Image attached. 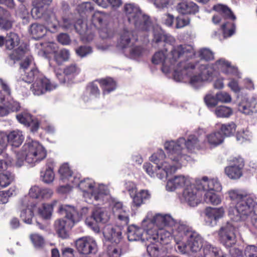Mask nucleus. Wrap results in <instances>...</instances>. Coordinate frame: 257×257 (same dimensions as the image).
Returning a JSON list of instances; mask_svg holds the SVG:
<instances>
[{
    "label": "nucleus",
    "instance_id": "42",
    "mask_svg": "<svg viewBox=\"0 0 257 257\" xmlns=\"http://www.w3.org/2000/svg\"><path fill=\"white\" fill-rule=\"evenodd\" d=\"M158 232L159 242L164 246V244H168L171 238L173 237L172 231L170 232L165 228L157 229Z\"/></svg>",
    "mask_w": 257,
    "mask_h": 257
},
{
    "label": "nucleus",
    "instance_id": "62",
    "mask_svg": "<svg viewBox=\"0 0 257 257\" xmlns=\"http://www.w3.org/2000/svg\"><path fill=\"white\" fill-rule=\"evenodd\" d=\"M30 238L35 247L40 248L44 246L45 242L43 238L41 236L34 234H32Z\"/></svg>",
    "mask_w": 257,
    "mask_h": 257
},
{
    "label": "nucleus",
    "instance_id": "22",
    "mask_svg": "<svg viewBox=\"0 0 257 257\" xmlns=\"http://www.w3.org/2000/svg\"><path fill=\"white\" fill-rule=\"evenodd\" d=\"M62 27L66 30H69L71 29L72 28H74L76 31L80 35L83 36V37H85L86 35H89L88 37L86 38V40L88 41H91L93 38L92 35H89L90 32L88 27L82 20H78L75 24L73 25L70 21L65 19L64 20Z\"/></svg>",
    "mask_w": 257,
    "mask_h": 257
},
{
    "label": "nucleus",
    "instance_id": "52",
    "mask_svg": "<svg viewBox=\"0 0 257 257\" xmlns=\"http://www.w3.org/2000/svg\"><path fill=\"white\" fill-rule=\"evenodd\" d=\"M18 120L25 125H31L33 122L31 115L28 112H23L17 115Z\"/></svg>",
    "mask_w": 257,
    "mask_h": 257
},
{
    "label": "nucleus",
    "instance_id": "64",
    "mask_svg": "<svg viewBox=\"0 0 257 257\" xmlns=\"http://www.w3.org/2000/svg\"><path fill=\"white\" fill-rule=\"evenodd\" d=\"M107 253L109 257H120L121 249L116 245H108Z\"/></svg>",
    "mask_w": 257,
    "mask_h": 257
},
{
    "label": "nucleus",
    "instance_id": "56",
    "mask_svg": "<svg viewBox=\"0 0 257 257\" xmlns=\"http://www.w3.org/2000/svg\"><path fill=\"white\" fill-rule=\"evenodd\" d=\"M236 78L230 77L228 78L229 82L227 86L230 90L234 93H239L241 90V88L239 85L238 78L237 76H234Z\"/></svg>",
    "mask_w": 257,
    "mask_h": 257
},
{
    "label": "nucleus",
    "instance_id": "26",
    "mask_svg": "<svg viewBox=\"0 0 257 257\" xmlns=\"http://www.w3.org/2000/svg\"><path fill=\"white\" fill-rule=\"evenodd\" d=\"M176 40L171 35L166 33L160 27L156 26L153 28V42L157 44L164 43L165 45L175 46L174 45Z\"/></svg>",
    "mask_w": 257,
    "mask_h": 257
},
{
    "label": "nucleus",
    "instance_id": "28",
    "mask_svg": "<svg viewBox=\"0 0 257 257\" xmlns=\"http://www.w3.org/2000/svg\"><path fill=\"white\" fill-rule=\"evenodd\" d=\"M103 233L105 240L112 243L118 244L122 238L120 226L107 225L105 226Z\"/></svg>",
    "mask_w": 257,
    "mask_h": 257
},
{
    "label": "nucleus",
    "instance_id": "17",
    "mask_svg": "<svg viewBox=\"0 0 257 257\" xmlns=\"http://www.w3.org/2000/svg\"><path fill=\"white\" fill-rule=\"evenodd\" d=\"M244 166V162L243 158H234L231 161L230 165L225 168V174L230 179H238L242 175Z\"/></svg>",
    "mask_w": 257,
    "mask_h": 257
},
{
    "label": "nucleus",
    "instance_id": "46",
    "mask_svg": "<svg viewBox=\"0 0 257 257\" xmlns=\"http://www.w3.org/2000/svg\"><path fill=\"white\" fill-rule=\"evenodd\" d=\"M197 54L200 59L205 61H210L214 59V53L210 49L202 48L200 49Z\"/></svg>",
    "mask_w": 257,
    "mask_h": 257
},
{
    "label": "nucleus",
    "instance_id": "8",
    "mask_svg": "<svg viewBox=\"0 0 257 257\" xmlns=\"http://www.w3.org/2000/svg\"><path fill=\"white\" fill-rule=\"evenodd\" d=\"M46 156V151L38 142L27 141L21 151L17 153L15 165L17 167H21L26 162L33 166L44 159Z\"/></svg>",
    "mask_w": 257,
    "mask_h": 257
},
{
    "label": "nucleus",
    "instance_id": "33",
    "mask_svg": "<svg viewBox=\"0 0 257 257\" xmlns=\"http://www.w3.org/2000/svg\"><path fill=\"white\" fill-rule=\"evenodd\" d=\"M176 10L180 14L186 15L198 12L199 8L196 4L190 2L179 4L176 7Z\"/></svg>",
    "mask_w": 257,
    "mask_h": 257
},
{
    "label": "nucleus",
    "instance_id": "13",
    "mask_svg": "<svg viewBox=\"0 0 257 257\" xmlns=\"http://www.w3.org/2000/svg\"><path fill=\"white\" fill-rule=\"evenodd\" d=\"M109 219V215L105 209L99 208L93 211L90 218H86V224L94 232H99V227L97 223H105Z\"/></svg>",
    "mask_w": 257,
    "mask_h": 257
},
{
    "label": "nucleus",
    "instance_id": "2",
    "mask_svg": "<svg viewBox=\"0 0 257 257\" xmlns=\"http://www.w3.org/2000/svg\"><path fill=\"white\" fill-rule=\"evenodd\" d=\"M226 194L231 201L228 208L231 221L222 225L218 231V236L223 246L231 248L236 243L238 232L233 221H244L250 219L251 224L257 229V202L254 195L246 194L239 189L229 190Z\"/></svg>",
    "mask_w": 257,
    "mask_h": 257
},
{
    "label": "nucleus",
    "instance_id": "15",
    "mask_svg": "<svg viewBox=\"0 0 257 257\" xmlns=\"http://www.w3.org/2000/svg\"><path fill=\"white\" fill-rule=\"evenodd\" d=\"M237 111L247 116H252L257 113V96L241 97L237 104Z\"/></svg>",
    "mask_w": 257,
    "mask_h": 257
},
{
    "label": "nucleus",
    "instance_id": "29",
    "mask_svg": "<svg viewBox=\"0 0 257 257\" xmlns=\"http://www.w3.org/2000/svg\"><path fill=\"white\" fill-rule=\"evenodd\" d=\"M112 211L122 226L128 224L130 221L129 210L121 202H115L112 207Z\"/></svg>",
    "mask_w": 257,
    "mask_h": 257
},
{
    "label": "nucleus",
    "instance_id": "37",
    "mask_svg": "<svg viewBox=\"0 0 257 257\" xmlns=\"http://www.w3.org/2000/svg\"><path fill=\"white\" fill-rule=\"evenodd\" d=\"M98 83L100 84L104 94L109 93L113 91L116 87L115 82L110 77L100 79L98 80Z\"/></svg>",
    "mask_w": 257,
    "mask_h": 257
},
{
    "label": "nucleus",
    "instance_id": "44",
    "mask_svg": "<svg viewBox=\"0 0 257 257\" xmlns=\"http://www.w3.org/2000/svg\"><path fill=\"white\" fill-rule=\"evenodd\" d=\"M53 54L55 61L58 64H61L63 62L67 61L70 56L69 51L66 49L59 51H54Z\"/></svg>",
    "mask_w": 257,
    "mask_h": 257
},
{
    "label": "nucleus",
    "instance_id": "53",
    "mask_svg": "<svg viewBox=\"0 0 257 257\" xmlns=\"http://www.w3.org/2000/svg\"><path fill=\"white\" fill-rule=\"evenodd\" d=\"M13 179L14 176L11 173H0V188L8 186Z\"/></svg>",
    "mask_w": 257,
    "mask_h": 257
},
{
    "label": "nucleus",
    "instance_id": "40",
    "mask_svg": "<svg viewBox=\"0 0 257 257\" xmlns=\"http://www.w3.org/2000/svg\"><path fill=\"white\" fill-rule=\"evenodd\" d=\"M29 195L33 198H42L44 200H48V191L47 189H42L38 186L32 187L29 191Z\"/></svg>",
    "mask_w": 257,
    "mask_h": 257
},
{
    "label": "nucleus",
    "instance_id": "38",
    "mask_svg": "<svg viewBox=\"0 0 257 257\" xmlns=\"http://www.w3.org/2000/svg\"><path fill=\"white\" fill-rule=\"evenodd\" d=\"M203 200L206 203L213 205H218L221 203L222 199L219 195L215 192L211 191H204Z\"/></svg>",
    "mask_w": 257,
    "mask_h": 257
},
{
    "label": "nucleus",
    "instance_id": "10",
    "mask_svg": "<svg viewBox=\"0 0 257 257\" xmlns=\"http://www.w3.org/2000/svg\"><path fill=\"white\" fill-rule=\"evenodd\" d=\"M124 12L130 23L133 24L138 31H148L151 28L149 18L143 15L139 7L135 4H126Z\"/></svg>",
    "mask_w": 257,
    "mask_h": 257
},
{
    "label": "nucleus",
    "instance_id": "31",
    "mask_svg": "<svg viewBox=\"0 0 257 257\" xmlns=\"http://www.w3.org/2000/svg\"><path fill=\"white\" fill-rule=\"evenodd\" d=\"M48 88V79L44 75H40L32 84L31 90L35 95H40L47 92Z\"/></svg>",
    "mask_w": 257,
    "mask_h": 257
},
{
    "label": "nucleus",
    "instance_id": "25",
    "mask_svg": "<svg viewBox=\"0 0 257 257\" xmlns=\"http://www.w3.org/2000/svg\"><path fill=\"white\" fill-rule=\"evenodd\" d=\"M35 204L27 196L24 197L21 202L20 217L27 224H31L34 216L33 208Z\"/></svg>",
    "mask_w": 257,
    "mask_h": 257
},
{
    "label": "nucleus",
    "instance_id": "14",
    "mask_svg": "<svg viewBox=\"0 0 257 257\" xmlns=\"http://www.w3.org/2000/svg\"><path fill=\"white\" fill-rule=\"evenodd\" d=\"M199 186L197 188L194 186V183L190 186L185 188L180 198L181 201L187 203L190 206L195 207L199 204L202 201L201 193Z\"/></svg>",
    "mask_w": 257,
    "mask_h": 257
},
{
    "label": "nucleus",
    "instance_id": "63",
    "mask_svg": "<svg viewBox=\"0 0 257 257\" xmlns=\"http://www.w3.org/2000/svg\"><path fill=\"white\" fill-rule=\"evenodd\" d=\"M68 184H70L72 188L78 187L81 182L80 175L79 174L72 175V174L66 179Z\"/></svg>",
    "mask_w": 257,
    "mask_h": 257
},
{
    "label": "nucleus",
    "instance_id": "23",
    "mask_svg": "<svg viewBox=\"0 0 257 257\" xmlns=\"http://www.w3.org/2000/svg\"><path fill=\"white\" fill-rule=\"evenodd\" d=\"M61 213L64 215V219L57 220L54 223V228L59 237L62 238H67L69 235L67 228H72L75 224L69 225V218L67 215V212L62 209V205L59 207Z\"/></svg>",
    "mask_w": 257,
    "mask_h": 257
},
{
    "label": "nucleus",
    "instance_id": "6",
    "mask_svg": "<svg viewBox=\"0 0 257 257\" xmlns=\"http://www.w3.org/2000/svg\"><path fill=\"white\" fill-rule=\"evenodd\" d=\"M169 143L170 141H166L164 145L167 155L163 150L159 149L150 157V161L156 165L157 177L161 180L166 179L169 175L174 174L182 166L178 158H172V150L173 153L175 151L173 147H167V144ZM176 156V154L173 155L175 158L177 157Z\"/></svg>",
    "mask_w": 257,
    "mask_h": 257
},
{
    "label": "nucleus",
    "instance_id": "16",
    "mask_svg": "<svg viewBox=\"0 0 257 257\" xmlns=\"http://www.w3.org/2000/svg\"><path fill=\"white\" fill-rule=\"evenodd\" d=\"M193 183V179L188 176L176 175L167 180L166 188L168 191L173 192L177 189L183 187L185 189L190 186Z\"/></svg>",
    "mask_w": 257,
    "mask_h": 257
},
{
    "label": "nucleus",
    "instance_id": "12",
    "mask_svg": "<svg viewBox=\"0 0 257 257\" xmlns=\"http://www.w3.org/2000/svg\"><path fill=\"white\" fill-rule=\"evenodd\" d=\"M75 246L78 251L83 254H95L98 246L94 238L89 236L80 237L76 240Z\"/></svg>",
    "mask_w": 257,
    "mask_h": 257
},
{
    "label": "nucleus",
    "instance_id": "9",
    "mask_svg": "<svg viewBox=\"0 0 257 257\" xmlns=\"http://www.w3.org/2000/svg\"><path fill=\"white\" fill-rule=\"evenodd\" d=\"M137 40L138 38L134 32L124 29L120 33L117 46L126 57L137 59L146 53V50L142 47L134 45V43Z\"/></svg>",
    "mask_w": 257,
    "mask_h": 257
},
{
    "label": "nucleus",
    "instance_id": "34",
    "mask_svg": "<svg viewBox=\"0 0 257 257\" xmlns=\"http://www.w3.org/2000/svg\"><path fill=\"white\" fill-rule=\"evenodd\" d=\"M97 83L98 80L92 82L87 86L86 90L82 96L84 102H88L93 97H97L100 95V91Z\"/></svg>",
    "mask_w": 257,
    "mask_h": 257
},
{
    "label": "nucleus",
    "instance_id": "7",
    "mask_svg": "<svg viewBox=\"0 0 257 257\" xmlns=\"http://www.w3.org/2000/svg\"><path fill=\"white\" fill-rule=\"evenodd\" d=\"M78 188L83 192V196L88 203L98 204L107 202L110 199L108 187L103 184L96 183L92 179L85 178L81 180Z\"/></svg>",
    "mask_w": 257,
    "mask_h": 257
},
{
    "label": "nucleus",
    "instance_id": "21",
    "mask_svg": "<svg viewBox=\"0 0 257 257\" xmlns=\"http://www.w3.org/2000/svg\"><path fill=\"white\" fill-rule=\"evenodd\" d=\"M147 245V253L150 257H164L166 254L164 246L159 242L158 235L155 239L150 238L148 234Z\"/></svg>",
    "mask_w": 257,
    "mask_h": 257
},
{
    "label": "nucleus",
    "instance_id": "60",
    "mask_svg": "<svg viewBox=\"0 0 257 257\" xmlns=\"http://www.w3.org/2000/svg\"><path fill=\"white\" fill-rule=\"evenodd\" d=\"M37 48L39 49L38 55L45 58H47V48L48 43L47 42H40L36 44Z\"/></svg>",
    "mask_w": 257,
    "mask_h": 257
},
{
    "label": "nucleus",
    "instance_id": "57",
    "mask_svg": "<svg viewBox=\"0 0 257 257\" xmlns=\"http://www.w3.org/2000/svg\"><path fill=\"white\" fill-rule=\"evenodd\" d=\"M204 101L208 107L212 108L215 107L218 103V101L216 98V94L215 95L210 93L207 94L204 97Z\"/></svg>",
    "mask_w": 257,
    "mask_h": 257
},
{
    "label": "nucleus",
    "instance_id": "50",
    "mask_svg": "<svg viewBox=\"0 0 257 257\" xmlns=\"http://www.w3.org/2000/svg\"><path fill=\"white\" fill-rule=\"evenodd\" d=\"M106 14L103 12L97 11L94 13L92 17V26L95 28H98L99 26L101 25L104 18L105 17Z\"/></svg>",
    "mask_w": 257,
    "mask_h": 257
},
{
    "label": "nucleus",
    "instance_id": "55",
    "mask_svg": "<svg viewBox=\"0 0 257 257\" xmlns=\"http://www.w3.org/2000/svg\"><path fill=\"white\" fill-rule=\"evenodd\" d=\"M216 98L218 102L223 103H229L232 101L231 95L227 92L224 91H220L216 93Z\"/></svg>",
    "mask_w": 257,
    "mask_h": 257
},
{
    "label": "nucleus",
    "instance_id": "19",
    "mask_svg": "<svg viewBox=\"0 0 257 257\" xmlns=\"http://www.w3.org/2000/svg\"><path fill=\"white\" fill-rule=\"evenodd\" d=\"M212 64L215 72L220 71L227 75L236 76L238 78H241V74L237 68L231 65L230 62L224 58H220Z\"/></svg>",
    "mask_w": 257,
    "mask_h": 257
},
{
    "label": "nucleus",
    "instance_id": "51",
    "mask_svg": "<svg viewBox=\"0 0 257 257\" xmlns=\"http://www.w3.org/2000/svg\"><path fill=\"white\" fill-rule=\"evenodd\" d=\"M252 133L247 128L242 130L236 134V140L241 143L246 141H249L252 139Z\"/></svg>",
    "mask_w": 257,
    "mask_h": 257
},
{
    "label": "nucleus",
    "instance_id": "24",
    "mask_svg": "<svg viewBox=\"0 0 257 257\" xmlns=\"http://www.w3.org/2000/svg\"><path fill=\"white\" fill-rule=\"evenodd\" d=\"M224 212L223 207L206 208L205 210L206 224L210 226L215 225L218 221L223 217Z\"/></svg>",
    "mask_w": 257,
    "mask_h": 257
},
{
    "label": "nucleus",
    "instance_id": "30",
    "mask_svg": "<svg viewBox=\"0 0 257 257\" xmlns=\"http://www.w3.org/2000/svg\"><path fill=\"white\" fill-rule=\"evenodd\" d=\"M151 198V194L148 190L142 189L137 191L132 198V208H139L143 204H145L149 201Z\"/></svg>",
    "mask_w": 257,
    "mask_h": 257
},
{
    "label": "nucleus",
    "instance_id": "32",
    "mask_svg": "<svg viewBox=\"0 0 257 257\" xmlns=\"http://www.w3.org/2000/svg\"><path fill=\"white\" fill-rule=\"evenodd\" d=\"M224 141V137L219 132H214L205 136L203 140L205 142V149L208 147L214 148L220 145Z\"/></svg>",
    "mask_w": 257,
    "mask_h": 257
},
{
    "label": "nucleus",
    "instance_id": "27",
    "mask_svg": "<svg viewBox=\"0 0 257 257\" xmlns=\"http://www.w3.org/2000/svg\"><path fill=\"white\" fill-rule=\"evenodd\" d=\"M147 230L141 223V227L135 225H131L127 227V238L130 241H139L143 242L147 240Z\"/></svg>",
    "mask_w": 257,
    "mask_h": 257
},
{
    "label": "nucleus",
    "instance_id": "3",
    "mask_svg": "<svg viewBox=\"0 0 257 257\" xmlns=\"http://www.w3.org/2000/svg\"><path fill=\"white\" fill-rule=\"evenodd\" d=\"M156 52L152 57L153 64L161 65L162 71L166 75L171 74L175 80L176 73L181 75L186 58L194 56V49L191 45H178Z\"/></svg>",
    "mask_w": 257,
    "mask_h": 257
},
{
    "label": "nucleus",
    "instance_id": "47",
    "mask_svg": "<svg viewBox=\"0 0 257 257\" xmlns=\"http://www.w3.org/2000/svg\"><path fill=\"white\" fill-rule=\"evenodd\" d=\"M19 42V39L18 35L14 33H11L7 36L5 40L6 48L12 50L18 45Z\"/></svg>",
    "mask_w": 257,
    "mask_h": 257
},
{
    "label": "nucleus",
    "instance_id": "58",
    "mask_svg": "<svg viewBox=\"0 0 257 257\" xmlns=\"http://www.w3.org/2000/svg\"><path fill=\"white\" fill-rule=\"evenodd\" d=\"M0 86L5 93L4 95L5 96V99L9 100V98H11L12 91L7 81L0 78Z\"/></svg>",
    "mask_w": 257,
    "mask_h": 257
},
{
    "label": "nucleus",
    "instance_id": "48",
    "mask_svg": "<svg viewBox=\"0 0 257 257\" xmlns=\"http://www.w3.org/2000/svg\"><path fill=\"white\" fill-rule=\"evenodd\" d=\"M80 69L75 64H72L65 67L63 73L68 78H72L79 74Z\"/></svg>",
    "mask_w": 257,
    "mask_h": 257
},
{
    "label": "nucleus",
    "instance_id": "43",
    "mask_svg": "<svg viewBox=\"0 0 257 257\" xmlns=\"http://www.w3.org/2000/svg\"><path fill=\"white\" fill-rule=\"evenodd\" d=\"M236 128V125L234 122L231 121L227 123L221 124L220 131L223 137H230L234 134Z\"/></svg>",
    "mask_w": 257,
    "mask_h": 257
},
{
    "label": "nucleus",
    "instance_id": "36",
    "mask_svg": "<svg viewBox=\"0 0 257 257\" xmlns=\"http://www.w3.org/2000/svg\"><path fill=\"white\" fill-rule=\"evenodd\" d=\"M46 2V0H34L36 6L32 10V13L36 18H41L44 15L48 7L45 4Z\"/></svg>",
    "mask_w": 257,
    "mask_h": 257
},
{
    "label": "nucleus",
    "instance_id": "54",
    "mask_svg": "<svg viewBox=\"0 0 257 257\" xmlns=\"http://www.w3.org/2000/svg\"><path fill=\"white\" fill-rule=\"evenodd\" d=\"M59 173L61 176V179L64 182L72 174L67 163H64L61 166Z\"/></svg>",
    "mask_w": 257,
    "mask_h": 257
},
{
    "label": "nucleus",
    "instance_id": "4",
    "mask_svg": "<svg viewBox=\"0 0 257 257\" xmlns=\"http://www.w3.org/2000/svg\"><path fill=\"white\" fill-rule=\"evenodd\" d=\"M196 54L191 58H186L181 75L176 73L175 80L177 82L189 81L194 87H198L203 82L211 81L215 71L212 63L199 65L196 60Z\"/></svg>",
    "mask_w": 257,
    "mask_h": 257
},
{
    "label": "nucleus",
    "instance_id": "1",
    "mask_svg": "<svg viewBox=\"0 0 257 257\" xmlns=\"http://www.w3.org/2000/svg\"><path fill=\"white\" fill-rule=\"evenodd\" d=\"M143 225L150 239L157 236V229L172 227L176 250L181 253L198 251L195 257H226V254L219 248L204 241L202 236L185 222L176 221L170 214L154 215L148 212L143 220Z\"/></svg>",
    "mask_w": 257,
    "mask_h": 257
},
{
    "label": "nucleus",
    "instance_id": "59",
    "mask_svg": "<svg viewBox=\"0 0 257 257\" xmlns=\"http://www.w3.org/2000/svg\"><path fill=\"white\" fill-rule=\"evenodd\" d=\"M76 53L80 57H84L92 53V49L89 46H81L76 49Z\"/></svg>",
    "mask_w": 257,
    "mask_h": 257
},
{
    "label": "nucleus",
    "instance_id": "41",
    "mask_svg": "<svg viewBox=\"0 0 257 257\" xmlns=\"http://www.w3.org/2000/svg\"><path fill=\"white\" fill-rule=\"evenodd\" d=\"M217 117L228 118L233 114V109L225 105H220L216 107L214 111Z\"/></svg>",
    "mask_w": 257,
    "mask_h": 257
},
{
    "label": "nucleus",
    "instance_id": "5",
    "mask_svg": "<svg viewBox=\"0 0 257 257\" xmlns=\"http://www.w3.org/2000/svg\"><path fill=\"white\" fill-rule=\"evenodd\" d=\"M205 134L203 129H199L194 134L189 135L187 138L180 137L176 140H171L170 143H168L167 148H174L175 152L172 151L171 156L173 159L175 158L173 155L176 154V158H178L183 165L186 161L190 160L188 153H194L196 151L205 149V142L201 140V136Z\"/></svg>",
    "mask_w": 257,
    "mask_h": 257
},
{
    "label": "nucleus",
    "instance_id": "20",
    "mask_svg": "<svg viewBox=\"0 0 257 257\" xmlns=\"http://www.w3.org/2000/svg\"><path fill=\"white\" fill-rule=\"evenodd\" d=\"M196 183L199 186V189L203 191L219 192L222 189V185L217 178H209L204 176L201 179L196 180Z\"/></svg>",
    "mask_w": 257,
    "mask_h": 257
},
{
    "label": "nucleus",
    "instance_id": "39",
    "mask_svg": "<svg viewBox=\"0 0 257 257\" xmlns=\"http://www.w3.org/2000/svg\"><path fill=\"white\" fill-rule=\"evenodd\" d=\"M29 31L34 39H38L46 34L47 29L42 25L33 24L31 26Z\"/></svg>",
    "mask_w": 257,
    "mask_h": 257
},
{
    "label": "nucleus",
    "instance_id": "61",
    "mask_svg": "<svg viewBox=\"0 0 257 257\" xmlns=\"http://www.w3.org/2000/svg\"><path fill=\"white\" fill-rule=\"evenodd\" d=\"M15 194V190L12 188L8 191H0V204H5L7 203L9 200V198Z\"/></svg>",
    "mask_w": 257,
    "mask_h": 257
},
{
    "label": "nucleus",
    "instance_id": "11",
    "mask_svg": "<svg viewBox=\"0 0 257 257\" xmlns=\"http://www.w3.org/2000/svg\"><path fill=\"white\" fill-rule=\"evenodd\" d=\"M213 9L217 12L212 18L213 23L218 24L223 20L226 21L223 23L221 26L223 36L225 38L231 36L235 32V25L233 23L227 21V19L234 20L235 16L228 7L222 5H215Z\"/></svg>",
    "mask_w": 257,
    "mask_h": 257
},
{
    "label": "nucleus",
    "instance_id": "49",
    "mask_svg": "<svg viewBox=\"0 0 257 257\" xmlns=\"http://www.w3.org/2000/svg\"><path fill=\"white\" fill-rule=\"evenodd\" d=\"M44 201L38 207V214L42 219L47 221L48 218V204L47 200L44 199Z\"/></svg>",
    "mask_w": 257,
    "mask_h": 257
},
{
    "label": "nucleus",
    "instance_id": "35",
    "mask_svg": "<svg viewBox=\"0 0 257 257\" xmlns=\"http://www.w3.org/2000/svg\"><path fill=\"white\" fill-rule=\"evenodd\" d=\"M7 144L9 143L13 147H19L23 143L24 137L22 132L16 130L7 135Z\"/></svg>",
    "mask_w": 257,
    "mask_h": 257
},
{
    "label": "nucleus",
    "instance_id": "18",
    "mask_svg": "<svg viewBox=\"0 0 257 257\" xmlns=\"http://www.w3.org/2000/svg\"><path fill=\"white\" fill-rule=\"evenodd\" d=\"M62 209L67 212V215L70 218V226H72L73 224H75L79 222L82 217L86 216L88 213V208L87 207H82L79 211L73 205L64 204L62 205Z\"/></svg>",
    "mask_w": 257,
    "mask_h": 257
},
{
    "label": "nucleus",
    "instance_id": "45",
    "mask_svg": "<svg viewBox=\"0 0 257 257\" xmlns=\"http://www.w3.org/2000/svg\"><path fill=\"white\" fill-rule=\"evenodd\" d=\"M40 75H43L36 68H32L30 71L25 73L23 76L22 80L27 83H31L37 79Z\"/></svg>",
    "mask_w": 257,
    "mask_h": 257
}]
</instances>
